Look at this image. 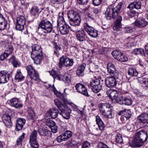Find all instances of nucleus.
Segmentation results:
<instances>
[{
	"label": "nucleus",
	"mask_w": 148,
	"mask_h": 148,
	"mask_svg": "<svg viewBox=\"0 0 148 148\" xmlns=\"http://www.w3.org/2000/svg\"><path fill=\"white\" fill-rule=\"evenodd\" d=\"M138 119L142 123H147L148 122V114H142L138 116Z\"/></svg>",
	"instance_id": "nucleus-31"
},
{
	"label": "nucleus",
	"mask_w": 148,
	"mask_h": 148,
	"mask_svg": "<svg viewBox=\"0 0 148 148\" xmlns=\"http://www.w3.org/2000/svg\"><path fill=\"white\" fill-rule=\"evenodd\" d=\"M135 25L140 28H142L146 26L148 24L145 19L140 18L136 20L134 23Z\"/></svg>",
	"instance_id": "nucleus-19"
},
{
	"label": "nucleus",
	"mask_w": 148,
	"mask_h": 148,
	"mask_svg": "<svg viewBox=\"0 0 148 148\" xmlns=\"http://www.w3.org/2000/svg\"><path fill=\"white\" fill-rule=\"evenodd\" d=\"M106 94L110 99L113 100L114 99L119 95L116 91L111 89L107 90Z\"/></svg>",
	"instance_id": "nucleus-22"
},
{
	"label": "nucleus",
	"mask_w": 148,
	"mask_h": 148,
	"mask_svg": "<svg viewBox=\"0 0 148 148\" xmlns=\"http://www.w3.org/2000/svg\"><path fill=\"white\" fill-rule=\"evenodd\" d=\"M81 148H89L90 146V144L88 141L83 142L81 145Z\"/></svg>",
	"instance_id": "nucleus-59"
},
{
	"label": "nucleus",
	"mask_w": 148,
	"mask_h": 148,
	"mask_svg": "<svg viewBox=\"0 0 148 148\" xmlns=\"http://www.w3.org/2000/svg\"><path fill=\"white\" fill-rule=\"evenodd\" d=\"M13 50V46L10 44L6 47L5 52L9 56L12 53Z\"/></svg>",
	"instance_id": "nucleus-49"
},
{
	"label": "nucleus",
	"mask_w": 148,
	"mask_h": 148,
	"mask_svg": "<svg viewBox=\"0 0 148 148\" xmlns=\"http://www.w3.org/2000/svg\"><path fill=\"white\" fill-rule=\"evenodd\" d=\"M121 115H123L127 119H129L132 116L130 111L129 110L125 109L120 112Z\"/></svg>",
	"instance_id": "nucleus-34"
},
{
	"label": "nucleus",
	"mask_w": 148,
	"mask_h": 148,
	"mask_svg": "<svg viewBox=\"0 0 148 148\" xmlns=\"http://www.w3.org/2000/svg\"><path fill=\"white\" fill-rule=\"evenodd\" d=\"M25 134L23 133L22 135L19 136L16 141V145H19L22 144V140L24 138Z\"/></svg>",
	"instance_id": "nucleus-48"
},
{
	"label": "nucleus",
	"mask_w": 148,
	"mask_h": 148,
	"mask_svg": "<svg viewBox=\"0 0 148 148\" xmlns=\"http://www.w3.org/2000/svg\"><path fill=\"white\" fill-rule=\"evenodd\" d=\"M15 117L9 114H5L3 115L2 120L5 125L9 127L10 128L12 126V121H13Z\"/></svg>",
	"instance_id": "nucleus-11"
},
{
	"label": "nucleus",
	"mask_w": 148,
	"mask_h": 148,
	"mask_svg": "<svg viewBox=\"0 0 148 148\" xmlns=\"http://www.w3.org/2000/svg\"><path fill=\"white\" fill-rule=\"evenodd\" d=\"M25 119L22 118L18 119L16 121V128L17 131L21 130L23 128V126L25 124Z\"/></svg>",
	"instance_id": "nucleus-21"
},
{
	"label": "nucleus",
	"mask_w": 148,
	"mask_h": 148,
	"mask_svg": "<svg viewBox=\"0 0 148 148\" xmlns=\"http://www.w3.org/2000/svg\"><path fill=\"white\" fill-rule=\"evenodd\" d=\"M38 132L39 135L41 136H49L50 135V132L45 128L39 129Z\"/></svg>",
	"instance_id": "nucleus-33"
},
{
	"label": "nucleus",
	"mask_w": 148,
	"mask_h": 148,
	"mask_svg": "<svg viewBox=\"0 0 148 148\" xmlns=\"http://www.w3.org/2000/svg\"><path fill=\"white\" fill-rule=\"evenodd\" d=\"M86 34L84 30L81 29L76 32L75 35L77 39L79 41L82 42L85 40Z\"/></svg>",
	"instance_id": "nucleus-18"
},
{
	"label": "nucleus",
	"mask_w": 148,
	"mask_h": 148,
	"mask_svg": "<svg viewBox=\"0 0 148 148\" xmlns=\"http://www.w3.org/2000/svg\"><path fill=\"white\" fill-rule=\"evenodd\" d=\"M46 124L50 128L56 124L54 121L51 120H47Z\"/></svg>",
	"instance_id": "nucleus-55"
},
{
	"label": "nucleus",
	"mask_w": 148,
	"mask_h": 148,
	"mask_svg": "<svg viewBox=\"0 0 148 148\" xmlns=\"http://www.w3.org/2000/svg\"><path fill=\"white\" fill-rule=\"evenodd\" d=\"M53 29V26L52 23L47 19H44L39 22L37 28V32L40 36H43L44 38H45L43 33H50L52 32Z\"/></svg>",
	"instance_id": "nucleus-2"
},
{
	"label": "nucleus",
	"mask_w": 148,
	"mask_h": 148,
	"mask_svg": "<svg viewBox=\"0 0 148 148\" xmlns=\"http://www.w3.org/2000/svg\"><path fill=\"white\" fill-rule=\"evenodd\" d=\"M26 19L24 16H19L17 18L16 23L21 24H26Z\"/></svg>",
	"instance_id": "nucleus-45"
},
{
	"label": "nucleus",
	"mask_w": 148,
	"mask_h": 148,
	"mask_svg": "<svg viewBox=\"0 0 148 148\" xmlns=\"http://www.w3.org/2000/svg\"><path fill=\"white\" fill-rule=\"evenodd\" d=\"M96 121L97 124L98 125L99 129L101 131L103 130L105 127L104 123L100 117L99 116H96Z\"/></svg>",
	"instance_id": "nucleus-27"
},
{
	"label": "nucleus",
	"mask_w": 148,
	"mask_h": 148,
	"mask_svg": "<svg viewBox=\"0 0 148 148\" xmlns=\"http://www.w3.org/2000/svg\"><path fill=\"white\" fill-rule=\"evenodd\" d=\"M57 141L58 142H61L63 141H66L63 134H62L58 136L57 138Z\"/></svg>",
	"instance_id": "nucleus-61"
},
{
	"label": "nucleus",
	"mask_w": 148,
	"mask_h": 148,
	"mask_svg": "<svg viewBox=\"0 0 148 148\" xmlns=\"http://www.w3.org/2000/svg\"><path fill=\"white\" fill-rule=\"evenodd\" d=\"M112 108L111 105L107 103H101L100 104L99 110L101 112Z\"/></svg>",
	"instance_id": "nucleus-29"
},
{
	"label": "nucleus",
	"mask_w": 148,
	"mask_h": 148,
	"mask_svg": "<svg viewBox=\"0 0 148 148\" xmlns=\"http://www.w3.org/2000/svg\"><path fill=\"white\" fill-rule=\"evenodd\" d=\"M148 138L147 134L145 130H140L135 134L133 141L130 143V145L132 147H139L142 145Z\"/></svg>",
	"instance_id": "nucleus-1"
},
{
	"label": "nucleus",
	"mask_w": 148,
	"mask_h": 148,
	"mask_svg": "<svg viewBox=\"0 0 148 148\" xmlns=\"http://www.w3.org/2000/svg\"><path fill=\"white\" fill-rule=\"evenodd\" d=\"M25 24L16 23L15 27L16 29L18 30L22 31L24 29V26Z\"/></svg>",
	"instance_id": "nucleus-52"
},
{
	"label": "nucleus",
	"mask_w": 148,
	"mask_h": 148,
	"mask_svg": "<svg viewBox=\"0 0 148 148\" xmlns=\"http://www.w3.org/2000/svg\"><path fill=\"white\" fill-rule=\"evenodd\" d=\"M37 131L34 130L30 133L29 137V143L31 147L38 148V144L37 140Z\"/></svg>",
	"instance_id": "nucleus-8"
},
{
	"label": "nucleus",
	"mask_w": 148,
	"mask_h": 148,
	"mask_svg": "<svg viewBox=\"0 0 148 148\" xmlns=\"http://www.w3.org/2000/svg\"><path fill=\"white\" fill-rule=\"evenodd\" d=\"M121 53L120 51L119 50H116L114 51L112 54L115 59L118 60L119 58Z\"/></svg>",
	"instance_id": "nucleus-47"
},
{
	"label": "nucleus",
	"mask_w": 148,
	"mask_h": 148,
	"mask_svg": "<svg viewBox=\"0 0 148 148\" xmlns=\"http://www.w3.org/2000/svg\"><path fill=\"white\" fill-rule=\"evenodd\" d=\"M122 135L121 134H118L116 137V142L117 143H121L123 142Z\"/></svg>",
	"instance_id": "nucleus-58"
},
{
	"label": "nucleus",
	"mask_w": 148,
	"mask_h": 148,
	"mask_svg": "<svg viewBox=\"0 0 148 148\" xmlns=\"http://www.w3.org/2000/svg\"><path fill=\"white\" fill-rule=\"evenodd\" d=\"M28 74L31 80L38 81L40 79L39 74L31 65H28L26 67Z\"/></svg>",
	"instance_id": "nucleus-7"
},
{
	"label": "nucleus",
	"mask_w": 148,
	"mask_h": 148,
	"mask_svg": "<svg viewBox=\"0 0 148 148\" xmlns=\"http://www.w3.org/2000/svg\"><path fill=\"white\" fill-rule=\"evenodd\" d=\"M101 112L104 116L107 118L111 119L113 116L112 108Z\"/></svg>",
	"instance_id": "nucleus-30"
},
{
	"label": "nucleus",
	"mask_w": 148,
	"mask_h": 148,
	"mask_svg": "<svg viewBox=\"0 0 148 148\" xmlns=\"http://www.w3.org/2000/svg\"><path fill=\"white\" fill-rule=\"evenodd\" d=\"M133 53L136 55H140L142 56L144 55V49L141 48L135 49L133 51Z\"/></svg>",
	"instance_id": "nucleus-44"
},
{
	"label": "nucleus",
	"mask_w": 148,
	"mask_h": 148,
	"mask_svg": "<svg viewBox=\"0 0 148 148\" xmlns=\"http://www.w3.org/2000/svg\"><path fill=\"white\" fill-rule=\"evenodd\" d=\"M57 25L58 27L66 25L63 16H59L57 21Z\"/></svg>",
	"instance_id": "nucleus-40"
},
{
	"label": "nucleus",
	"mask_w": 148,
	"mask_h": 148,
	"mask_svg": "<svg viewBox=\"0 0 148 148\" xmlns=\"http://www.w3.org/2000/svg\"><path fill=\"white\" fill-rule=\"evenodd\" d=\"M9 61L12 64L14 67H16L20 66L19 62L16 59L14 56H12L10 58L9 60Z\"/></svg>",
	"instance_id": "nucleus-39"
},
{
	"label": "nucleus",
	"mask_w": 148,
	"mask_h": 148,
	"mask_svg": "<svg viewBox=\"0 0 148 148\" xmlns=\"http://www.w3.org/2000/svg\"><path fill=\"white\" fill-rule=\"evenodd\" d=\"M32 58L34 60V63L39 64L41 63L43 58V54L31 56Z\"/></svg>",
	"instance_id": "nucleus-26"
},
{
	"label": "nucleus",
	"mask_w": 148,
	"mask_h": 148,
	"mask_svg": "<svg viewBox=\"0 0 148 148\" xmlns=\"http://www.w3.org/2000/svg\"><path fill=\"white\" fill-rule=\"evenodd\" d=\"M53 47L54 48L53 55L54 56L58 57L60 55L59 51L61 50V47L56 43L54 44Z\"/></svg>",
	"instance_id": "nucleus-38"
},
{
	"label": "nucleus",
	"mask_w": 148,
	"mask_h": 148,
	"mask_svg": "<svg viewBox=\"0 0 148 148\" xmlns=\"http://www.w3.org/2000/svg\"><path fill=\"white\" fill-rule=\"evenodd\" d=\"M123 102V104L127 106H130L132 104V101L129 96L125 97L124 95Z\"/></svg>",
	"instance_id": "nucleus-42"
},
{
	"label": "nucleus",
	"mask_w": 148,
	"mask_h": 148,
	"mask_svg": "<svg viewBox=\"0 0 148 148\" xmlns=\"http://www.w3.org/2000/svg\"><path fill=\"white\" fill-rule=\"evenodd\" d=\"M75 88L79 92L86 96H89L87 88L84 85L80 83H77L76 84Z\"/></svg>",
	"instance_id": "nucleus-13"
},
{
	"label": "nucleus",
	"mask_w": 148,
	"mask_h": 148,
	"mask_svg": "<svg viewBox=\"0 0 148 148\" xmlns=\"http://www.w3.org/2000/svg\"><path fill=\"white\" fill-rule=\"evenodd\" d=\"M73 63V59H70L62 56L60 59L59 66L60 68H61L64 65L66 66H71Z\"/></svg>",
	"instance_id": "nucleus-10"
},
{
	"label": "nucleus",
	"mask_w": 148,
	"mask_h": 148,
	"mask_svg": "<svg viewBox=\"0 0 148 148\" xmlns=\"http://www.w3.org/2000/svg\"><path fill=\"white\" fill-rule=\"evenodd\" d=\"M106 86L109 88L115 87L116 85V82L114 77H107L105 80Z\"/></svg>",
	"instance_id": "nucleus-15"
},
{
	"label": "nucleus",
	"mask_w": 148,
	"mask_h": 148,
	"mask_svg": "<svg viewBox=\"0 0 148 148\" xmlns=\"http://www.w3.org/2000/svg\"><path fill=\"white\" fill-rule=\"evenodd\" d=\"M68 17L71 25L76 26L80 25L81 19L79 14L77 12L72 10L69 11L68 13Z\"/></svg>",
	"instance_id": "nucleus-4"
},
{
	"label": "nucleus",
	"mask_w": 148,
	"mask_h": 148,
	"mask_svg": "<svg viewBox=\"0 0 148 148\" xmlns=\"http://www.w3.org/2000/svg\"><path fill=\"white\" fill-rule=\"evenodd\" d=\"M107 71L109 73L114 77H117L118 72L113 64L111 63H109L107 65Z\"/></svg>",
	"instance_id": "nucleus-14"
},
{
	"label": "nucleus",
	"mask_w": 148,
	"mask_h": 148,
	"mask_svg": "<svg viewBox=\"0 0 148 148\" xmlns=\"http://www.w3.org/2000/svg\"><path fill=\"white\" fill-rule=\"evenodd\" d=\"M55 104L58 108L62 103L58 99H55L54 100Z\"/></svg>",
	"instance_id": "nucleus-64"
},
{
	"label": "nucleus",
	"mask_w": 148,
	"mask_h": 148,
	"mask_svg": "<svg viewBox=\"0 0 148 148\" xmlns=\"http://www.w3.org/2000/svg\"><path fill=\"white\" fill-rule=\"evenodd\" d=\"M98 148H109V147L103 142H100L97 145Z\"/></svg>",
	"instance_id": "nucleus-60"
},
{
	"label": "nucleus",
	"mask_w": 148,
	"mask_h": 148,
	"mask_svg": "<svg viewBox=\"0 0 148 148\" xmlns=\"http://www.w3.org/2000/svg\"><path fill=\"white\" fill-rule=\"evenodd\" d=\"M141 3L140 2H134L130 3L127 7V8L130 9L135 8L136 9H139L141 8Z\"/></svg>",
	"instance_id": "nucleus-28"
},
{
	"label": "nucleus",
	"mask_w": 148,
	"mask_h": 148,
	"mask_svg": "<svg viewBox=\"0 0 148 148\" xmlns=\"http://www.w3.org/2000/svg\"><path fill=\"white\" fill-rule=\"evenodd\" d=\"M58 108L60 111L61 112H62L65 110L66 109H68L67 107H65L64 105L62 103Z\"/></svg>",
	"instance_id": "nucleus-63"
},
{
	"label": "nucleus",
	"mask_w": 148,
	"mask_h": 148,
	"mask_svg": "<svg viewBox=\"0 0 148 148\" xmlns=\"http://www.w3.org/2000/svg\"><path fill=\"white\" fill-rule=\"evenodd\" d=\"M11 76L8 72L1 71L0 72V84L7 83L9 80Z\"/></svg>",
	"instance_id": "nucleus-12"
},
{
	"label": "nucleus",
	"mask_w": 148,
	"mask_h": 148,
	"mask_svg": "<svg viewBox=\"0 0 148 148\" xmlns=\"http://www.w3.org/2000/svg\"><path fill=\"white\" fill-rule=\"evenodd\" d=\"M49 73L50 75L53 77L54 79H56L60 81L62 80L67 83L70 82L71 80L72 77L71 75L65 74L64 75L60 74L54 70H52Z\"/></svg>",
	"instance_id": "nucleus-5"
},
{
	"label": "nucleus",
	"mask_w": 148,
	"mask_h": 148,
	"mask_svg": "<svg viewBox=\"0 0 148 148\" xmlns=\"http://www.w3.org/2000/svg\"><path fill=\"white\" fill-rule=\"evenodd\" d=\"M103 80L99 77L98 78L92 80L90 81V86L94 92L97 93L100 91L103 84Z\"/></svg>",
	"instance_id": "nucleus-6"
},
{
	"label": "nucleus",
	"mask_w": 148,
	"mask_h": 148,
	"mask_svg": "<svg viewBox=\"0 0 148 148\" xmlns=\"http://www.w3.org/2000/svg\"><path fill=\"white\" fill-rule=\"evenodd\" d=\"M68 27L70 28L69 27L67 24L58 27L60 33L62 34L66 35L67 34L69 30Z\"/></svg>",
	"instance_id": "nucleus-32"
},
{
	"label": "nucleus",
	"mask_w": 148,
	"mask_h": 148,
	"mask_svg": "<svg viewBox=\"0 0 148 148\" xmlns=\"http://www.w3.org/2000/svg\"><path fill=\"white\" fill-rule=\"evenodd\" d=\"M138 81L141 84H143L144 86L148 88V78L144 77H139Z\"/></svg>",
	"instance_id": "nucleus-43"
},
{
	"label": "nucleus",
	"mask_w": 148,
	"mask_h": 148,
	"mask_svg": "<svg viewBox=\"0 0 148 148\" xmlns=\"http://www.w3.org/2000/svg\"><path fill=\"white\" fill-rule=\"evenodd\" d=\"M7 21L3 16V15L0 13V30H4L7 26Z\"/></svg>",
	"instance_id": "nucleus-24"
},
{
	"label": "nucleus",
	"mask_w": 148,
	"mask_h": 148,
	"mask_svg": "<svg viewBox=\"0 0 148 148\" xmlns=\"http://www.w3.org/2000/svg\"><path fill=\"white\" fill-rule=\"evenodd\" d=\"M25 77L23 76L20 71H17L16 74L15 78L18 82L23 81Z\"/></svg>",
	"instance_id": "nucleus-36"
},
{
	"label": "nucleus",
	"mask_w": 148,
	"mask_h": 148,
	"mask_svg": "<svg viewBox=\"0 0 148 148\" xmlns=\"http://www.w3.org/2000/svg\"><path fill=\"white\" fill-rule=\"evenodd\" d=\"M71 112V110L69 109H66L64 111L60 112V114L62 115L64 119H68L70 118V113Z\"/></svg>",
	"instance_id": "nucleus-35"
},
{
	"label": "nucleus",
	"mask_w": 148,
	"mask_h": 148,
	"mask_svg": "<svg viewBox=\"0 0 148 148\" xmlns=\"http://www.w3.org/2000/svg\"><path fill=\"white\" fill-rule=\"evenodd\" d=\"M126 127L127 130L130 132L132 131L134 128V125L130 123H127L126 125Z\"/></svg>",
	"instance_id": "nucleus-56"
},
{
	"label": "nucleus",
	"mask_w": 148,
	"mask_h": 148,
	"mask_svg": "<svg viewBox=\"0 0 148 148\" xmlns=\"http://www.w3.org/2000/svg\"><path fill=\"white\" fill-rule=\"evenodd\" d=\"M83 25L84 29L89 36L94 38L97 37L98 32L96 29L89 25L87 23H84Z\"/></svg>",
	"instance_id": "nucleus-9"
},
{
	"label": "nucleus",
	"mask_w": 148,
	"mask_h": 148,
	"mask_svg": "<svg viewBox=\"0 0 148 148\" xmlns=\"http://www.w3.org/2000/svg\"><path fill=\"white\" fill-rule=\"evenodd\" d=\"M39 12L38 8L36 6H33L31 9L30 13L33 16H37L39 14Z\"/></svg>",
	"instance_id": "nucleus-37"
},
{
	"label": "nucleus",
	"mask_w": 148,
	"mask_h": 148,
	"mask_svg": "<svg viewBox=\"0 0 148 148\" xmlns=\"http://www.w3.org/2000/svg\"><path fill=\"white\" fill-rule=\"evenodd\" d=\"M9 55L5 52L0 56V60L2 61L5 59L6 58L8 57Z\"/></svg>",
	"instance_id": "nucleus-62"
},
{
	"label": "nucleus",
	"mask_w": 148,
	"mask_h": 148,
	"mask_svg": "<svg viewBox=\"0 0 148 148\" xmlns=\"http://www.w3.org/2000/svg\"><path fill=\"white\" fill-rule=\"evenodd\" d=\"M58 113L59 111L57 109L52 108L47 112V114L50 117L55 119L57 116Z\"/></svg>",
	"instance_id": "nucleus-23"
},
{
	"label": "nucleus",
	"mask_w": 148,
	"mask_h": 148,
	"mask_svg": "<svg viewBox=\"0 0 148 148\" xmlns=\"http://www.w3.org/2000/svg\"><path fill=\"white\" fill-rule=\"evenodd\" d=\"M122 17L119 16L117 18L114 25L113 27V29L115 31H120L121 29V21Z\"/></svg>",
	"instance_id": "nucleus-20"
},
{
	"label": "nucleus",
	"mask_w": 148,
	"mask_h": 148,
	"mask_svg": "<svg viewBox=\"0 0 148 148\" xmlns=\"http://www.w3.org/2000/svg\"><path fill=\"white\" fill-rule=\"evenodd\" d=\"M128 74L131 76H136L138 75V73L135 69L132 68L129 69Z\"/></svg>",
	"instance_id": "nucleus-41"
},
{
	"label": "nucleus",
	"mask_w": 148,
	"mask_h": 148,
	"mask_svg": "<svg viewBox=\"0 0 148 148\" xmlns=\"http://www.w3.org/2000/svg\"><path fill=\"white\" fill-rule=\"evenodd\" d=\"M31 56L43 54L41 47L37 44H34L32 47Z\"/></svg>",
	"instance_id": "nucleus-16"
},
{
	"label": "nucleus",
	"mask_w": 148,
	"mask_h": 148,
	"mask_svg": "<svg viewBox=\"0 0 148 148\" xmlns=\"http://www.w3.org/2000/svg\"><path fill=\"white\" fill-rule=\"evenodd\" d=\"M123 4V3L121 2L118 3L116 6H109L105 13L106 19L110 20L112 18L114 19H116L118 15L120 14Z\"/></svg>",
	"instance_id": "nucleus-3"
},
{
	"label": "nucleus",
	"mask_w": 148,
	"mask_h": 148,
	"mask_svg": "<svg viewBox=\"0 0 148 148\" xmlns=\"http://www.w3.org/2000/svg\"><path fill=\"white\" fill-rule=\"evenodd\" d=\"M124 95H122L121 96L118 95V96L116 97L114 100L117 103L120 104H123V102Z\"/></svg>",
	"instance_id": "nucleus-46"
},
{
	"label": "nucleus",
	"mask_w": 148,
	"mask_h": 148,
	"mask_svg": "<svg viewBox=\"0 0 148 148\" xmlns=\"http://www.w3.org/2000/svg\"><path fill=\"white\" fill-rule=\"evenodd\" d=\"M27 111L28 113L29 116L30 117V118L32 119L34 116H35V114L34 111L33 110L32 108H28Z\"/></svg>",
	"instance_id": "nucleus-54"
},
{
	"label": "nucleus",
	"mask_w": 148,
	"mask_h": 148,
	"mask_svg": "<svg viewBox=\"0 0 148 148\" xmlns=\"http://www.w3.org/2000/svg\"><path fill=\"white\" fill-rule=\"evenodd\" d=\"M63 134L64 136V138L66 140L71 136L72 133L71 131L67 130Z\"/></svg>",
	"instance_id": "nucleus-50"
},
{
	"label": "nucleus",
	"mask_w": 148,
	"mask_h": 148,
	"mask_svg": "<svg viewBox=\"0 0 148 148\" xmlns=\"http://www.w3.org/2000/svg\"><path fill=\"white\" fill-rule=\"evenodd\" d=\"M135 30V28L134 27H126L125 28V31L126 33H132Z\"/></svg>",
	"instance_id": "nucleus-53"
},
{
	"label": "nucleus",
	"mask_w": 148,
	"mask_h": 148,
	"mask_svg": "<svg viewBox=\"0 0 148 148\" xmlns=\"http://www.w3.org/2000/svg\"><path fill=\"white\" fill-rule=\"evenodd\" d=\"M52 90L53 91L54 94L58 97L60 98H61L62 97V95L60 92L58 91L56 88L53 85L51 87Z\"/></svg>",
	"instance_id": "nucleus-51"
},
{
	"label": "nucleus",
	"mask_w": 148,
	"mask_h": 148,
	"mask_svg": "<svg viewBox=\"0 0 148 148\" xmlns=\"http://www.w3.org/2000/svg\"><path fill=\"white\" fill-rule=\"evenodd\" d=\"M10 102V105L16 109H19L23 106V104L16 98H12Z\"/></svg>",
	"instance_id": "nucleus-17"
},
{
	"label": "nucleus",
	"mask_w": 148,
	"mask_h": 148,
	"mask_svg": "<svg viewBox=\"0 0 148 148\" xmlns=\"http://www.w3.org/2000/svg\"><path fill=\"white\" fill-rule=\"evenodd\" d=\"M118 60L121 62H125L128 60V58L126 56L121 53Z\"/></svg>",
	"instance_id": "nucleus-57"
},
{
	"label": "nucleus",
	"mask_w": 148,
	"mask_h": 148,
	"mask_svg": "<svg viewBox=\"0 0 148 148\" xmlns=\"http://www.w3.org/2000/svg\"><path fill=\"white\" fill-rule=\"evenodd\" d=\"M86 65L85 63H83L78 66L76 71V73L78 76H81L84 75V71Z\"/></svg>",
	"instance_id": "nucleus-25"
}]
</instances>
